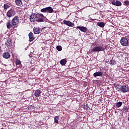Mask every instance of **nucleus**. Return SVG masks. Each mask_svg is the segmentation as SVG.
<instances>
[{
	"label": "nucleus",
	"instance_id": "f257e3e1",
	"mask_svg": "<svg viewBox=\"0 0 129 129\" xmlns=\"http://www.w3.org/2000/svg\"><path fill=\"white\" fill-rule=\"evenodd\" d=\"M129 35L128 34H126L125 35V37H121L120 43L122 46L123 47H127V46H128V38Z\"/></svg>",
	"mask_w": 129,
	"mask_h": 129
},
{
	"label": "nucleus",
	"instance_id": "f03ea898",
	"mask_svg": "<svg viewBox=\"0 0 129 129\" xmlns=\"http://www.w3.org/2000/svg\"><path fill=\"white\" fill-rule=\"evenodd\" d=\"M41 13H44V14L48 13V14H52V13H54V10L53 8L51 7H46L45 8L42 9L40 10Z\"/></svg>",
	"mask_w": 129,
	"mask_h": 129
},
{
	"label": "nucleus",
	"instance_id": "7ed1b4c3",
	"mask_svg": "<svg viewBox=\"0 0 129 129\" xmlns=\"http://www.w3.org/2000/svg\"><path fill=\"white\" fill-rule=\"evenodd\" d=\"M105 50V48L103 46H95L92 50V52H103Z\"/></svg>",
	"mask_w": 129,
	"mask_h": 129
},
{
	"label": "nucleus",
	"instance_id": "20e7f679",
	"mask_svg": "<svg viewBox=\"0 0 129 129\" xmlns=\"http://www.w3.org/2000/svg\"><path fill=\"white\" fill-rule=\"evenodd\" d=\"M119 91L123 92V93H125L126 92H129L128 86L127 85H121L120 88H119Z\"/></svg>",
	"mask_w": 129,
	"mask_h": 129
},
{
	"label": "nucleus",
	"instance_id": "39448f33",
	"mask_svg": "<svg viewBox=\"0 0 129 129\" xmlns=\"http://www.w3.org/2000/svg\"><path fill=\"white\" fill-rule=\"evenodd\" d=\"M15 15H16V11L13 9H11L7 13V16L8 18H12Z\"/></svg>",
	"mask_w": 129,
	"mask_h": 129
},
{
	"label": "nucleus",
	"instance_id": "423d86ee",
	"mask_svg": "<svg viewBox=\"0 0 129 129\" xmlns=\"http://www.w3.org/2000/svg\"><path fill=\"white\" fill-rule=\"evenodd\" d=\"M11 21L14 26H17L19 24V22H20V18L18 16H15L12 19Z\"/></svg>",
	"mask_w": 129,
	"mask_h": 129
},
{
	"label": "nucleus",
	"instance_id": "0eeeda50",
	"mask_svg": "<svg viewBox=\"0 0 129 129\" xmlns=\"http://www.w3.org/2000/svg\"><path fill=\"white\" fill-rule=\"evenodd\" d=\"M44 15L42 14H36V21L37 22H44Z\"/></svg>",
	"mask_w": 129,
	"mask_h": 129
},
{
	"label": "nucleus",
	"instance_id": "6e6552de",
	"mask_svg": "<svg viewBox=\"0 0 129 129\" xmlns=\"http://www.w3.org/2000/svg\"><path fill=\"white\" fill-rule=\"evenodd\" d=\"M29 20L30 22H35L37 21V14L32 13L29 18Z\"/></svg>",
	"mask_w": 129,
	"mask_h": 129
},
{
	"label": "nucleus",
	"instance_id": "1a4fd4ad",
	"mask_svg": "<svg viewBox=\"0 0 129 129\" xmlns=\"http://www.w3.org/2000/svg\"><path fill=\"white\" fill-rule=\"evenodd\" d=\"M63 23L64 25H66V26H68L69 27H73L75 26V24H74V23H72L71 21H69L63 20Z\"/></svg>",
	"mask_w": 129,
	"mask_h": 129
},
{
	"label": "nucleus",
	"instance_id": "9d476101",
	"mask_svg": "<svg viewBox=\"0 0 129 129\" xmlns=\"http://www.w3.org/2000/svg\"><path fill=\"white\" fill-rule=\"evenodd\" d=\"M33 32L34 34L38 35L41 33V28H40V27H34Z\"/></svg>",
	"mask_w": 129,
	"mask_h": 129
},
{
	"label": "nucleus",
	"instance_id": "9b49d317",
	"mask_svg": "<svg viewBox=\"0 0 129 129\" xmlns=\"http://www.w3.org/2000/svg\"><path fill=\"white\" fill-rule=\"evenodd\" d=\"M7 29H11V28H13L14 26H15L13 24L12 21L9 20L8 22L6 24Z\"/></svg>",
	"mask_w": 129,
	"mask_h": 129
},
{
	"label": "nucleus",
	"instance_id": "f8f14e48",
	"mask_svg": "<svg viewBox=\"0 0 129 129\" xmlns=\"http://www.w3.org/2000/svg\"><path fill=\"white\" fill-rule=\"evenodd\" d=\"M77 29H79V30H80V31L83 32V33H86L87 32V28L84 26H77Z\"/></svg>",
	"mask_w": 129,
	"mask_h": 129
},
{
	"label": "nucleus",
	"instance_id": "ddd939ff",
	"mask_svg": "<svg viewBox=\"0 0 129 129\" xmlns=\"http://www.w3.org/2000/svg\"><path fill=\"white\" fill-rule=\"evenodd\" d=\"M103 75V73L102 72L98 71L93 74L94 77H101Z\"/></svg>",
	"mask_w": 129,
	"mask_h": 129
},
{
	"label": "nucleus",
	"instance_id": "4468645a",
	"mask_svg": "<svg viewBox=\"0 0 129 129\" xmlns=\"http://www.w3.org/2000/svg\"><path fill=\"white\" fill-rule=\"evenodd\" d=\"M112 5H113V6H116V7H120L121 6V2L118 1H113L111 2Z\"/></svg>",
	"mask_w": 129,
	"mask_h": 129
},
{
	"label": "nucleus",
	"instance_id": "2eb2a0df",
	"mask_svg": "<svg viewBox=\"0 0 129 129\" xmlns=\"http://www.w3.org/2000/svg\"><path fill=\"white\" fill-rule=\"evenodd\" d=\"M42 92V90L37 89L35 90L34 93V95L36 97H40L41 96V93Z\"/></svg>",
	"mask_w": 129,
	"mask_h": 129
},
{
	"label": "nucleus",
	"instance_id": "dca6fc26",
	"mask_svg": "<svg viewBox=\"0 0 129 129\" xmlns=\"http://www.w3.org/2000/svg\"><path fill=\"white\" fill-rule=\"evenodd\" d=\"M3 57L5 59H9L11 57V54L9 52H5L3 54Z\"/></svg>",
	"mask_w": 129,
	"mask_h": 129
},
{
	"label": "nucleus",
	"instance_id": "f3484780",
	"mask_svg": "<svg viewBox=\"0 0 129 129\" xmlns=\"http://www.w3.org/2000/svg\"><path fill=\"white\" fill-rule=\"evenodd\" d=\"M12 44L13 43L12 42V39H11V38H9L7 42L5 43V45L7 46V47H12Z\"/></svg>",
	"mask_w": 129,
	"mask_h": 129
},
{
	"label": "nucleus",
	"instance_id": "a211bd4d",
	"mask_svg": "<svg viewBox=\"0 0 129 129\" xmlns=\"http://www.w3.org/2000/svg\"><path fill=\"white\" fill-rule=\"evenodd\" d=\"M28 36L29 38V41L33 42V40H35V37H34V34H33V32H30L28 34Z\"/></svg>",
	"mask_w": 129,
	"mask_h": 129
},
{
	"label": "nucleus",
	"instance_id": "6ab92c4d",
	"mask_svg": "<svg viewBox=\"0 0 129 129\" xmlns=\"http://www.w3.org/2000/svg\"><path fill=\"white\" fill-rule=\"evenodd\" d=\"M15 63H16V66H17V67L18 68H20V67H21V66L22 65V63L21 62V60H20L18 59H17L15 60Z\"/></svg>",
	"mask_w": 129,
	"mask_h": 129
},
{
	"label": "nucleus",
	"instance_id": "aec40b11",
	"mask_svg": "<svg viewBox=\"0 0 129 129\" xmlns=\"http://www.w3.org/2000/svg\"><path fill=\"white\" fill-rule=\"evenodd\" d=\"M15 3L16 6H18V7H21L23 5L22 0H15Z\"/></svg>",
	"mask_w": 129,
	"mask_h": 129
},
{
	"label": "nucleus",
	"instance_id": "412c9836",
	"mask_svg": "<svg viewBox=\"0 0 129 129\" xmlns=\"http://www.w3.org/2000/svg\"><path fill=\"white\" fill-rule=\"evenodd\" d=\"M67 63V59L66 58L62 59L60 61V63L61 64V65H62V66L66 65Z\"/></svg>",
	"mask_w": 129,
	"mask_h": 129
},
{
	"label": "nucleus",
	"instance_id": "4be33fe9",
	"mask_svg": "<svg viewBox=\"0 0 129 129\" xmlns=\"http://www.w3.org/2000/svg\"><path fill=\"white\" fill-rule=\"evenodd\" d=\"M114 86L115 88H116V90H118V91H119V88H120V87H121V85H120L119 84L114 83Z\"/></svg>",
	"mask_w": 129,
	"mask_h": 129
},
{
	"label": "nucleus",
	"instance_id": "5701e85b",
	"mask_svg": "<svg viewBox=\"0 0 129 129\" xmlns=\"http://www.w3.org/2000/svg\"><path fill=\"white\" fill-rule=\"evenodd\" d=\"M97 26H98V27H100L101 28H104L105 23L104 22H99L97 23Z\"/></svg>",
	"mask_w": 129,
	"mask_h": 129
},
{
	"label": "nucleus",
	"instance_id": "b1692460",
	"mask_svg": "<svg viewBox=\"0 0 129 129\" xmlns=\"http://www.w3.org/2000/svg\"><path fill=\"white\" fill-rule=\"evenodd\" d=\"M128 109H129V107L127 106H124L122 109V110L123 111V112H128Z\"/></svg>",
	"mask_w": 129,
	"mask_h": 129
},
{
	"label": "nucleus",
	"instance_id": "393cba45",
	"mask_svg": "<svg viewBox=\"0 0 129 129\" xmlns=\"http://www.w3.org/2000/svg\"><path fill=\"white\" fill-rule=\"evenodd\" d=\"M59 116H55L54 118V122L55 123H59Z\"/></svg>",
	"mask_w": 129,
	"mask_h": 129
},
{
	"label": "nucleus",
	"instance_id": "a878e982",
	"mask_svg": "<svg viewBox=\"0 0 129 129\" xmlns=\"http://www.w3.org/2000/svg\"><path fill=\"white\" fill-rule=\"evenodd\" d=\"M109 64H110V65H115L116 64V62L114 61V60H110Z\"/></svg>",
	"mask_w": 129,
	"mask_h": 129
},
{
	"label": "nucleus",
	"instance_id": "bb28decb",
	"mask_svg": "<svg viewBox=\"0 0 129 129\" xmlns=\"http://www.w3.org/2000/svg\"><path fill=\"white\" fill-rule=\"evenodd\" d=\"M4 10H7L10 8V5H9V4H5L4 5Z\"/></svg>",
	"mask_w": 129,
	"mask_h": 129
},
{
	"label": "nucleus",
	"instance_id": "cd10ccee",
	"mask_svg": "<svg viewBox=\"0 0 129 129\" xmlns=\"http://www.w3.org/2000/svg\"><path fill=\"white\" fill-rule=\"evenodd\" d=\"M122 105V102H119L116 103V107H120Z\"/></svg>",
	"mask_w": 129,
	"mask_h": 129
},
{
	"label": "nucleus",
	"instance_id": "c85d7f7f",
	"mask_svg": "<svg viewBox=\"0 0 129 129\" xmlns=\"http://www.w3.org/2000/svg\"><path fill=\"white\" fill-rule=\"evenodd\" d=\"M82 108H83L84 109H86V110H87V109H88V106H87V105H82Z\"/></svg>",
	"mask_w": 129,
	"mask_h": 129
},
{
	"label": "nucleus",
	"instance_id": "c756f323",
	"mask_svg": "<svg viewBox=\"0 0 129 129\" xmlns=\"http://www.w3.org/2000/svg\"><path fill=\"white\" fill-rule=\"evenodd\" d=\"M124 6H126V7H128L129 5V1L128 0H126L124 1L123 3Z\"/></svg>",
	"mask_w": 129,
	"mask_h": 129
},
{
	"label": "nucleus",
	"instance_id": "7c9ffc66",
	"mask_svg": "<svg viewBox=\"0 0 129 129\" xmlns=\"http://www.w3.org/2000/svg\"><path fill=\"white\" fill-rule=\"evenodd\" d=\"M56 49L57 50V51H62V46L61 45L57 46Z\"/></svg>",
	"mask_w": 129,
	"mask_h": 129
},
{
	"label": "nucleus",
	"instance_id": "2f4dec72",
	"mask_svg": "<svg viewBox=\"0 0 129 129\" xmlns=\"http://www.w3.org/2000/svg\"><path fill=\"white\" fill-rule=\"evenodd\" d=\"M128 120L129 121V116L128 117Z\"/></svg>",
	"mask_w": 129,
	"mask_h": 129
},
{
	"label": "nucleus",
	"instance_id": "473e14b6",
	"mask_svg": "<svg viewBox=\"0 0 129 129\" xmlns=\"http://www.w3.org/2000/svg\"><path fill=\"white\" fill-rule=\"evenodd\" d=\"M95 45L96 46L97 44H96V43H95Z\"/></svg>",
	"mask_w": 129,
	"mask_h": 129
},
{
	"label": "nucleus",
	"instance_id": "72a5a7b5",
	"mask_svg": "<svg viewBox=\"0 0 129 129\" xmlns=\"http://www.w3.org/2000/svg\"><path fill=\"white\" fill-rule=\"evenodd\" d=\"M96 42H97V41H95V43H96Z\"/></svg>",
	"mask_w": 129,
	"mask_h": 129
},
{
	"label": "nucleus",
	"instance_id": "f704fd0d",
	"mask_svg": "<svg viewBox=\"0 0 129 129\" xmlns=\"http://www.w3.org/2000/svg\"><path fill=\"white\" fill-rule=\"evenodd\" d=\"M1 129H4V128H2Z\"/></svg>",
	"mask_w": 129,
	"mask_h": 129
}]
</instances>
